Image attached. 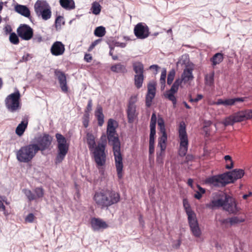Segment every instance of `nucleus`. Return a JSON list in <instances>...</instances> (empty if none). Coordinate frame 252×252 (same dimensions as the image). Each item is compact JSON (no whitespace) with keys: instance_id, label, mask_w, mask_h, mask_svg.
<instances>
[{"instance_id":"22","label":"nucleus","mask_w":252,"mask_h":252,"mask_svg":"<svg viewBox=\"0 0 252 252\" xmlns=\"http://www.w3.org/2000/svg\"><path fill=\"white\" fill-rule=\"evenodd\" d=\"M223 209L233 214L237 213L239 210L234 198L229 195L225 202Z\"/></svg>"},{"instance_id":"34","label":"nucleus","mask_w":252,"mask_h":252,"mask_svg":"<svg viewBox=\"0 0 252 252\" xmlns=\"http://www.w3.org/2000/svg\"><path fill=\"white\" fill-rule=\"evenodd\" d=\"M183 206L188 217L196 215V214L191 209L190 205L187 199L183 200Z\"/></svg>"},{"instance_id":"44","label":"nucleus","mask_w":252,"mask_h":252,"mask_svg":"<svg viewBox=\"0 0 252 252\" xmlns=\"http://www.w3.org/2000/svg\"><path fill=\"white\" fill-rule=\"evenodd\" d=\"M165 156V152L160 151L157 153L156 161L158 164H162L163 163V158Z\"/></svg>"},{"instance_id":"18","label":"nucleus","mask_w":252,"mask_h":252,"mask_svg":"<svg viewBox=\"0 0 252 252\" xmlns=\"http://www.w3.org/2000/svg\"><path fill=\"white\" fill-rule=\"evenodd\" d=\"M228 184L233 183L236 180L241 179L244 175L245 172L243 169H236L231 172L225 173Z\"/></svg>"},{"instance_id":"9","label":"nucleus","mask_w":252,"mask_h":252,"mask_svg":"<svg viewBox=\"0 0 252 252\" xmlns=\"http://www.w3.org/2000/svg\"><path fill=\"white\" fill-rule=\"evenodd\" d=\"M20 94L18 90L8 95L5 100L6 108L11 112H14L20 108Z\"/></svg>"},{"instance_id":"33","label":"nucleus","mask_w":252,"mask_h":252,"mask_svg":"<svg viewBox=\"0 0 252 252\" xmlns=\"http://www.w3.org/2000/svg\"><path fill=\"white\" fill-rule=\"evenodd\" d=\"M132 66L136 74H143L144 65L141 62H134L132 63Z\"/></svg>"},{"instance_id":"48","label":"nucleus","mask_w":252,"mask_h":252,"mask_svg":"<svg viewBox=\"0 0 252 252\" xmlns=\"http://www.w3.org/2000/svg\"><path fill=\"white\" fill-rule=\"evenodd\" d=\"M175 75V71L174 69L169 71L167 77V84L170 85L172 84Z\"/></svg>"},{"instance_id":"47","label":"nucleus","mask_w":252,"mask_h":252,"mask_svg":"<svg viewBox=\"0 0 252 252\" xmlns=\"http://www.w3.org/2000/svg\"><path fill=\"white\" fill-rule=\"evenodd\" d=\"M64 24V18L63 17L59 16L57 17L55 20V26L57 29L60 28Z\"/></svg>"},{"instance_id":"60","label":"nucleus","mask_w":252,"mask_h":252,"mask_svg":"<svg viewBox=\"0 0 252 252\" xmlns=\"http://www.w3.org/2000/svg\"><path fill=\"white\" fill-rule=\"evenodd\" d=\"M149 68L150 69H155L156 71H157L159 68V67L158 65L154 64L151 65Z\"/></svg>"},{"instance_id":"50","label":"nucleus","mask_w":252,"mask_h":252,"mask_svg":"<svg viewBox=\"0 0 252 252\" xmlns=\"http://www.w3.org/2000/svg\"><path fill=\"white\" fill-rule=\"evenodd\" d=\"M89 114L85 113L83 117V124L85 127H87L89 126Z\"/></svg>"},{"instance_id":"8","label":"nucleus","mask_w":252,"mask_h":252,"mask_svg":"<svg viewBox=\"0 0 252 252\" xmlns=\"http://www.w3.org/2000/svg\"><path fill=\"white\" fill-rule=\"evenodd\" d=\"M252 118V110L240 111L226 118L222 123L225 126L233 125L235 123L240 122Z\"/></svg>"},{"instance_id":"16","label":"nucleus","mask_w":252,"mask_h":252,"mask_svg":"<svg viewBox=\"0 0 252 252\" xmlns=\"http://www.w3.org/2000/svg\"><path fill=\"white\" fill-rule=\"evenodd\" d=\"M136 100L137 97L135 96H133L131 97L129 102L127 114L128 122L130 123L133 122L137 115V113L136 112V106L134 104V102Z\"/></svg>"},{"instance_id":"29","label":"nucleus","mask_w":252,"mask_h":252,"mask_svg":"<svg viewBox=\"0 0 252 252\" xmlns=\"http://www.w3.org/2000/svg\"><path fill=\"white\" fill-rule=\"evenodd\" d=\"M157 117L155 113H153L150 122V141H154V137L156 134V126Z\"/></svg>"},{"instance_id":"14","label":"nucleus","mask_w":252,"mask_h":252,"mask_svg":"<svg viewBox=\"0 0 252 252\" xmlns=\"http://www.w3.org/2000/svg\"><path fill=\"white\" fill-rule=\"evenodd\" d=\"M17 32L18 36L25 40H30L33 36V30L26 24H21L18 28Z\"/></svg>"},{"instance_id":"43","label":"nucleus","mask_w":252,"mask_h":252,"mask_svg":"<svg viewBox=\"0 0 252 252\" xmlns=\"http://www.w3.org/2000/svg\"><path fill=\"white\" fill-rule=\"evenodd\" d=\"M225 162V168L227 169H232L233 167V161L231 157L229 155L225 156L224 157Z\"/></svg>"},{"instance_id":"61","label":"nucleus","mask_w":252,"mask_h":252,"mask_svg":"<svg viewBox=\"0 0 252 252\" xmlns=\"http://www.w3.org/2000/svg\"><path fill=\"white\" fill-rule=\"evenodd\" d=\"M188 184L192 189H193V180L192 179H189L188 181Z\"/></svg>"},{"instance_id":"5","label":"nucleus","mask_w":252,"mask_h":252,"mask_svg":"<svg viewBox=\"0 0 252 252\" xmlns=\"http://www.w3.org/2000/svg\"><path fill=\"white\" fill-rule=\"evenodd\" d=\"M179 148L178 153L180 156H185L188 150L189 139L186 131V124L184 122L180 123L178 128Z\"/></svg>"},{"instance_id":"24","label":"nucleus","mask_w":252,"mask_h":252,"mask_svg":"<svg viewBox=\"0 0 252 252\" xmlns=\"http://www.w3.org/2000/svg\"><path fill=\"white\" fill-rule=\"evenodd\" d=\"M52 140V137L46 134L39 137L37 140L39 150L43 151L47 149L50 145Z\"/></svg>"},{"instance_id":"17","label":"nucleus","mask_w":252,"mask_h":252,"mask_svg":"<svg viewBox=\"0 0 252 252\" xmlns=\"http://www.w3.org/2000/svg\"><path fill=\"white\" fill-rule=\"evenodd\" d=\"M181 84V80L180 79H176L171 87V88L169 91H167L165 94V97L169 100H171L174 105L176 104V98L174 96V94L177 92L179 87Z\"/></svg>"},{"instance_id":"46","label":"nucleus","mask_w":252,"mask_h":252,"mask_svg":"<svg viewBox=\"0 0 252 252\" xmlns=\"http://www.w3.org/2000/svg\"><path fill=\"white\" fill-rule=\"evenodd\" d=\"M10 42L15 45H17L19 43L18 36L15 32L10 33L9 35Z\"/></svg>"},{"instance_id":"21","label":"nucleus","mask_w":252,"mask_h":252,"mask_svg":"<svg viewBox=\"0 0 252 252\" xmlns=\"http://www.w3.org/2000/svg\"><path fill=\"white\" fill-rule=\"evenodd\" d=\"M55 74L58 79L62 91L64 93H67L68 88L67 85L66 78L65 74L59 70H56Z\"/></svg>"},{"instance_id":"2","label":"nucleus","mask_w":252,"mask_h":252,"mask_svg":"<svg viewBox=\"0 0 252 252\" xmlns=\"http://www.w3.org/2000/svg\"><path fill=\"white\" fill-rule=\"evenodd\" d=\"M86 141L97 166L99 167L105 165L106 157L105 153L106 142H99L96 144L95 137L92 133L89 132L87 133Z\"/></svg>"},{"instance_id":"56","label":"nucleus","mask_w":252,"mask_h":252,"mask_svg":"<svg viewBox=\"0 0 252 252\" xmlns=\"http://www.w3.org/2000/svg\"><path fill=\"white\" fill-rule=\"evenodd\" d=\"M84 60L87 63H90L92 60V57L90 54H86L84 57Z\"/></svg>"},{"instance_id":"62","label":"nucleus","mask_w":252,"mask_h":252,"mask_svg":"<svg viewBox=\"0 0 252 252\" xmlns=\"http://www.w3.org/2000/svg\"><path fill=\"white\" fill-rule=\"evenodd\" d=\"M0 210H1L2 211H4L5 210V206L1 200H0Z\"/></svg>"},{"instance_id":"23","label":"nucleus","mask_w":252,"mask_h":252,"mask_svg":"<svg viewBox=\"0 0 252 252\" xmlns=\"http://www.w3.org/2000/svg\"><path fill=\"white\" fill-rule=\"evenodd\" d=\"M65 51L64 45L61 41H56L52 45L50 52L55 56L63 55Z\"/></svg>"},{"instance_id":"35","label":"nucleus","mask_w":252,"mask_h":252,"mask_svg":"<svg viewBox=\"0 0 252 252\" xmlns=\"http://www.w3.org/2000/svg\"><path fill=\"white\" fill-rule=\"evenodd\" d=\"M244 220L243 219H239L237 217H234L231 218H228L224 220L221 223H229L231 225H234L235 224L243 222Z\"/></svg>"},{"instance_id":"51","label":"nucleus","mask_w":252,"mask_h":252,"mask_svg":"<svg viewBox=\"0 0 252 252\" xmlns=\"http://www.w3.org/2000/svg\"><path fill=\"white\" fill-rule=\"evenodd\" d=\"M35 217L32 213L29 214L25 219V220L28 222H32L34 220Z\"/></svg>"},{"instance_id":"52","label":"nucleus","mask_w":252,"mask_h":252,"mask_svg":"<svg viewBox=\"0 0 252 252\" xmlns=\"http://www.w3.org/2000/svg\"><path fill=\"white\" fill-rule=\"evenodd\" d=\"M203 98V95L202 94H197L195 98L190 97L189 101L191 102H197L199 100H201Z\"/></svg>"},{"instance_id":"25","label":"nucleus","mask_w":252,"mask_h":252,"mask_svg":"<svg viewBox=\"0 0 252 252\" xmlns=\"http://www.w3.org/2000/svg\"><path fill=\"white\" fill-rule=\"evenodd\" d=\"M156 84L154 82H150L148 85V93L146 97V103L148 107L151 106L152 100L155 96Z\"/></svg>"},{"instance_id":"63","label":"nucleus","mask_w":252,"mask_h":252,"mask_svg":"<svg viewBox=\"0 0 252 252\" xmlns=\"http://www.w3.org/2000/svg\"><path fill=\"white\" fill-rule=\"evenodd\" d=\"M211 124V122H210V121H208V122H206V123H205V126L204 127V131H206V130H206V127H207V126H210Z\"/></svg>"},{"instance_id":"31","label":"nucleus","mask_w":252,"mask_h":252,"mask_svg":"<svg viewBox=\"0 0 252 252\" xmlns=\"http://www.w3.org/2000/svg\"><path fill=\"white\" fill-rule=\"evenodd\" d=\"M60 3L63 8L67 10L74 9L75 7L73 0H60Z\"/></svg>"},{"instance_id":"37","label":"nucleus","mask_w":252,"mask_h":252,"mask_svg":"<svg viewBox=\"0 0 252 252\" xmlns=\"http://www.w3.org/2000/svg\"><path fill=\"white\" fill-rule=\"evenodd\" d=\"M144 78L143 74H136L134 76V85L137 89L142 87Z\"/></svg>"},{"instance_id":"11","label":"nucleus","mask_w":252,"mask_h":252,"mask_svg":"<svg viewBox=\"0 0 252 252\" xmlns=\"http://www.w3.org/2000/svg\"><path fill=\"white\" fill-rule=\"evenodd\" d=\"M158 124L159 130L162 134L158 139V146L160 147V151H164L166 148L167 135L164 125V121L162 118L158 116Z\"/></svg>"},{"instance_id":"49","label":"nucleus","mask_w":252,"mask_h":252,"mask_svg":"<svg viewBox=\"0 0 252 252\" xmlns=\"http://www.w3.org/2000/svg\"><path fill=\"white\" fill-rule=\"evenodd\" d=\"M155 148H154V141H149V158H152V156L154 153Z\"/></svg>"},{"instance_id":"57","label":"nucleus","mask_w":252,"mask_h":252,"mask_svg":"<svg viewBox=\"0 0 252 252\" xmlns=\"http://www.w3.org/2000/svg\"><path fill=\"white\" fill-rule=\"evenodd\" d=\"M32 58V56L29 54H27L26 55H24L22 57V61L24 62H26L28 60H29L30 59Z\"/></svg>"},{"instance_id":"55","label":"nucleus","mask_w":252,"mask_h":252,"mask_svg":"<svg viewBox=\"0 0 252 252\" xmlns=\"http://www.w3.org/2000/svg\"><path fill=\"white\" fill-rule=\"evenodd\" d=\"M4 31L6 34L10 33L12 31L11 26L9 25H6L4 28Z\"/></svg>"},{"instance_id":"30","label":"nucleus","mask_w":252,"mask_h":252,"mask_svg":"<svg viewBox=\"0 0 252 252\" xmlns=\"http://www.w3.org/2000/svg\"><path fill=\"white\" fill-rule=\"evenodd\" d=\"M102 108L101 106L98 105L97 106L96 109L94 112V115L98 121V125L99 126H102L104 124V116L102 112Z\"/></svg>"},{"instance_id":"26","label":"nucleus","mask_w":252,"mask_h":252,"mask_svg":"<svg viewBox=\"0 0 252 252\" xmlns=\"http://www.w3.org/2000/svg\"><path fill=\"white\" fill-rule=\"evenodd\" d=\"M244 101L243 98L236 97L232 98L219 99L214 103L217 105H222L225 107L231 106L235 104L237 102H242Z\"/></svg>"},{"instance_id":"6","label":"nucleus","mask_w":252,"mask_h":252,"mask_svg":"<svg viewBox=\"0 0 252 252\" xmlns=\"http://www.w3.org/2000/svg\"><path fill=\"white\" fill-rule=\"evenodd\" d=\"M34 8L38 18L46 21L51 17V7L46 1L37 0L34 4Z\"/></svg>"},{"instance_id":"20","label":"nucleus","mask_w":252,"mask_h":252,"mask_svg":"<svg viewBox=\"0 0 252 252\" xmlns=\"http://www.w3.org/2000/svg\"><path fill=\"white\" fill-rule=\"evenodd\" d=\"M23 191L29 201L41 198L44 195L43 190L41 188H35L34 190V193H33L31 190L28 189H24Z\"/></svg>"},{"instance_id":"27","label":"nucleus","mask_w":252,"mask_h":252,"mask_svg":"<svg viewBox=\"0 0 252 252\" xmlns=\"http://www.w3.org/2000/svg\"><path fill=\"white\" fill-rule=\"evenodd\" d=\"M193 69L189 67H186L182 74L181 83L183 82L185 84L189 83L193 79V75L192 74Z\"/></svg>"},{"instance_id":"28","label":"nucleus","mask_w":252,"mask_h":252,"mask_svg":"<svg viewBox=\"0 0 252 252\" xmlns=\"http://www.w3.org/2000/svg\"><path fill=\"white\" fill-rule=\"evenodd\" d=\"M14 9L16 12L26 17L29 18L30 16V11L25 5L17 4L14 6Z\"/></svg>"},{"instance_id":"54","label":"nucleus","mask_w":252,"mask_h":252,"mask_svg":"<svg viewBox=\"0 0 252 252\" xmlns=\"http://www.w3.org/2000/svg\"><path fill=\"white\" fill-rule=\"evenodd\" d=\"M92 107V101L91 99H90L88 101V103L87 105V107L86 110V113H88L90 111H91Z\"/></svg>"},{"instance_id":"39","label":"nucleus","mask_w":252,"mask_h":252,"mask_svg":"<svg viewBox=\"0 0 252 252\" xmlns=\"http://www.w3.org/2000/svg\"><path fill=\"white\" fill-rule=\"evenodd\" d=\"M111 70L113 72L117 73H124L126 71V67L121 63L116 64L112 66Z\"/></svg>"},{"instance_id":"1","label":"nucleus","mask_w":252,"mask_h":252,"mask_svg":"<svg viewBox=\"0 0 252 252\" xmlns=\"http://www.w3.org/2000/svg\"><path fill=\"white\" fill-rule=\"evenodd\" d=\"M118 124L114 119H110L107 122L106 133L109 143L113 146L115 164L118 177L121 179L123 178V157L120 151V142L116 134V129Z\"/></svg>"},{"instance_id":"36","label":"nucleus","mask_w":252,"mask_h":252,"mask_svg":"<svg viewBox=\"0 0 252 252\" xmlns=\"http://www.w3.org/2000/svg\"><path fill=\"white\" fill-rule=\"evenodd\" d=\"M101 10V6L98 2L94 1L92 3L90 12L94 15H97L100 13Z\"/></svg>"},{"instance_id":"32","label":"nucleus","mask_w":252,"mask_h":252,"mask_svg":"<svg viewBox=\"0 0 252 252\" xmlns=\"http://www.w3.org/2000/svg\"><path fill=\"white\" fill-rule=\"evenodd\" d=\"M28 124V122L27 120L23 121L17 126L16 129V133L20 136H22L27 127Z\"/></svg>"},{"instance_id":"15","label":"nucleus","mask_w":252,"mask_h":252,"mask_svg":"<svg viewBox=\"0 0 252 252\" xmlns=\"http://www.w3.org/2000/svg\"><path fill=\"white\" fill-rule=\"evenodd\" d=\"M188 222L190 227V231L192 235L197 238H199L201 235V231L199 226L196 215L191 216L188 218Z\"/></svg>"},{"instance_id":"10","label":"nucleus","mask_w":252,"mask_h":252,"mask_svg":"<svg viewBox=\"0 0 252 252\" xmlns=\"http://www.w3.org/2000/svg\"><path fill=\"white\" fill-rule=\"evenodd\" d=\"M226 177L225 173L213 176L206 178L204 183L212 187H223L228 184Z\"/></svg>"},{"instance_id":"3","label":"nucleus","mask_w":252,"mask_h":252,"mask_svg":"<svg viewBox=\"0 0 252 252\" xmlns=\"http://www.w3.org/2000/svg\"><path fill=\"white\" fill-rule=\"evenodd\" d=\"M120 199V196L118 192L108 189L96 192L94 196L95 204L101 208L118 202Z\"/></svg>"},{"instance_id":"58","label":"nucleus","mask_w":252,"mask_h":252,"mask_svg":"<svg viewBox=\"0 0 252 252\" xmlns=\"http://www.w3.org/2000/svg\"><path fill=\"white\" fill-rule=\"evenodd\" d=\"M252 196V192L250 191L247 194H244L243 195V198L245 200H247L248 197Z\"/></svg>"},{"instance_id":"19","label":"nucleus","mask_w":252,"mask_h":252,"mask_svg":"<svg viewBox=\"0 0 252 252\" xmlns=\"http://www.w3.org/2000/svg\"><path fill=\"white\" fill-rule=\"evenodd\" d=\"M90 224L92 229L95 231H101L108 227V224L105 221L99 218H92Z\"/></svg>"},{"instance_id":"41","label":"nucleus","mask_w":252,"mask_h":252,"mask_svg":"<svg viewBox=\"0 0 252 252\" xmlns=\"http://www.w3.org/2000/svg\"><path fill=\"white\" fill-rule=\"evenodd\" d=\"M196 187L197 190H195V193L194 195V197L197 199H200L202 197V195L205 193V189L198 185H196Z\"/></svg>"},{"instance_id":"38","label":"nucleus","mask_w":252,"mask_h":252,"mask_svg":"<svg viewBox=\"0 0 252 252\" xmlns=\"http://www.w3.org/2000/svg\"><path fill=\"white\" fill-rule=\"evenodd\" d=\"M223 59V54L218 53L214 55L211 61L212 62L213 65H216L220 63Z\"/></svg>"},{"instance_id":"12","label":"nucleus","mask_w":252,"mask_h":252,"mask_svg":"<svg viewBox=\"0 0 252 252\" xmlns=\"http://www.w3.org/2000/svg\"><path fill=\"white\" fill-rule=\"evenodd\" d=\"M134 33L137 38L143 39L149 36V29L145 23H139L135 26Z\"/></svg>"},{"instance_id":"53","label":"nucleus","mask_w":252,"mask_h":252,"mask_svg":"<svg viewBox=\"0 0 252 252\" xmlns=\"http://www.w3.org/2000/svg\"><path fill=\"white\" fill-rule=\"evenodd\" d=\"M101 41V39H97L94 41L89 48L88 51H92L94 47Z\"/></svg>"},{"instance_id":"42","label":"nucleus","mask_w":252,"mask_h":252,"mask_svg":"<svg viewBox=\"0 0 252 252\" xmlns=\"http://www.w3.org/2000/svg\"><path fill=\"white\" fill-rule=\"evenodd\" d=\"M105 28L102 26H99L95 29L94 34L97 37H101L105 35Z\"/></svg>"},{"instance_id":"59","label":"nucleus","mask_w":252,"mask_h":252,"mask_svg":"<svg viewBox=\"0 0 252 252\" xmlns=\"http://www.w3.org/2000/svg\"><path fill=\"white\" fill-rule=\"evenodd\" d=\"M116 45L118 47H120L121 48H124L126 46V43H122V42H117Z\"/></svg>"},{"instance_id":"13","label":"nucleus","mask_w":252,"mask_h":252,"mask_svg":"<svg viewBox=\"0 0 252 252\" xmlns=\"http://www.w3.org/2000/svg\"><path fill=\"white\" fill-rule=\"evenodd\" d=\"M228 196L224 193H217L214 196L213 199L208 205V206L211 208L222 207L223 209L225 202L226 201Z\"/></svg>"},{"instance_id":"4","label":"nucleus","mask_w":252,"mask_h":252,"mask_svg":"<svg viewBox=\"0 0 252 252\" xmlns=\"http://www.w3.org/2000/svg\"><path fill=\"white\" fill-rule=\"evenodd\" d=\"M38 151V145L35 144L23 146L16 152L17 159L22 162H29L32 160Z\"/></svg>"},{"instance_id":"40","label":"nucleus","mask_w":252,"mask_h":252,"mask_svg":"<svg viewBox=\"0 0 252 252\" xmlns=\"http://www.w3.org/2000/svg\"><path fill=\"white\" fill-rule=\"evenodd\" d=\"M214 73L213 72L207 74L205 76V84L207 86H212L214 84Z\"/></svg>"},{"instance_id":"45","label":"nucleus","mask_w":252,"mask_h":252,"mask_svg":"<svg viewBox=\"0 0 252 252\" xmlns=\"http://www.w3.org/2000/svg\"><path fill=\"white\" fill-rule=\"evenodd\" d=\"M166 77V70L164 69L162 70L160 78V83L161 85V88L163 90L164 89L165 84V80Z\"/></svg>"},{"instance_id":"64","label":"nucleus","mask_w":252,"mask_h":252,"mask_svg":"<svg viewBox=\"0 0 252 252\" xmlns=\"http://www.w3.org/2000/svg\"><path fill=\"white\" fill-rule=\"evenodd\" d=\"M3 6V2L0 1V13L1 12Z\"/></svg>"},{"instance_id":"7","label":"nucleus","mask_w":252,"mask_h":252,"mask_svg":"<svg viewBox=\"0 0 252 252\" xmlns=\"http://www.w3.org/2000/svg\"><path fill=\"white\" fill-rule=\"evenodd\" d=\"M56 138L58 143V154L55 159L56 164L61 163L64 158L69 149V144L66 138L61 134L57 133Z\"/></svg>"}]
</instances>
